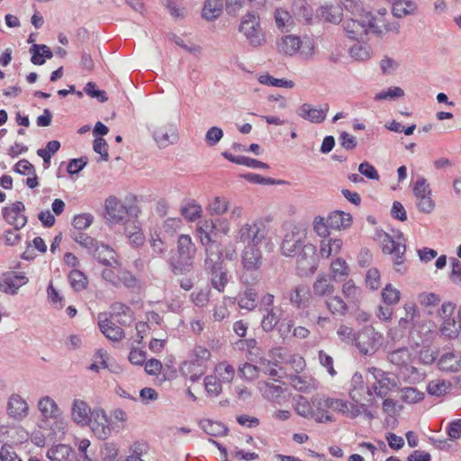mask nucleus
Listing matches in <instances>:
<instances>
[{
  "mask_svg": "<svg viewBox=\"0 0 461 461\" xmlns=\"http://www.w3.org/2000/svg\"><path fill=\"white\" fill-rule=\"evenodd\" d=\"M244 207L236 204L231 207L230 218L217 217L200 219L195 227L196 237L205 251L207 265H216L221 260H233L237 250L231 244L221 247L213 238L229 236L231 230V221H237L244 216Z\"/></svg>",
  "mask_w": 461,
  "mask_h": 461,
  "instance_id": "1",
  "label": "nucleus"
},
{
  "mask_svg": "<svg viewBox=\"0 0 461 461\" xmlns=\"http://www.w3.org/2000/svg\"><path fill=\"white\" fill-rule=\"evenodd\" d=\"M36 410L39 413L38 427L49 430L50 435L55 438H63L68 429L62 407L54 396L42 394L36 401Z\"/></svg>",
  "mask_w": 461,
  "mask_h": 461,
  "instance_id": "2",
  "label": "nucleus"
},
{
  "mask_svg": "<svg viewBox=\"0 0 461 461\" xmlns=\"http://www.w3.org/2000/svg\"><path fill=\"white\" fill-rule=\"evenodd\" d=\"M127 420V413L121 408L108 413L102 407H95L87 427L97 439L106 440L123 430Z\"/></svg>",
  "mask_w": 461,
  "mask_h": 461,
  "instance_id": "3",
  "label": "nucleus"
},
{
  "mask_svg": "<svg viewBox=\"0 0 461 461\" xmlns=\"http://www.w3.org/2000/svg\"><path fill=\"white\" fill-rule=\"evenodd\" d=\"M140 213V209L135 197L121 200L110 195L104 201V219L111 226L121 225L128 220L127 216L137 218Z\"/></svg>",
  "mask_w": 461,
  "mask_h": 461,
  "instance_id": "4",
  "label": "nucleus"
},
{
  "mask_svg": "<svg viewBox=\"0 0 461 461\" xmlns=\"http://www.w3.org/2000/svg\"><path fill=\"white\" fill-rule=\"evenodd\" d=\"M211 357V351L206 347L195 346L180 367L182 375L192 382L198 381L204 374Z\"/></svg>",
  "mask_w": 461,
  "mask_h": 461,
  "instance_id": "5",
  "label": "nucleus"
},
{
  "mask_svg": "<svg viewBox=\"0 0 461 461\" xmlns=\"http://www.w3.org/2000/svg\"><path fill=\"white\" fill-rule=\"evenodd\" d=\"M276 50L282 55H299L303 59H310L315 54L314 44L310 39L302 40L294 34L282 36L276 42Z\"/></svg>",
  "mask_w": 461,
  "mask_h": 461,
  "instance_id": "6",
  "label": "nucleus"
},
{
  "mask_svg": "<svg viewBox=\"0 0 461 461\" xmlns=\"http://www.w3.org/2000/svg\"><path fill=\"white\" fill-rule=\"evenodd\" d=\"M195 254L196 247L191 236L181 234L177 238L176 256L172 257L170 264L176 271L184 273L192 267Z\"/></svg>",
  "mask_w": 461,
  "mask_h": 461,
  "instance_id": "7",
  "label": "nucleus"
},
{
  "mask_svg": "<svg viewBox=\"0 0 461 461\" xmlns=\"http://www.w3.org/2000/svg\"><path fill=\"white\" fill-rule=\"evenodd\" d=\"M239 32L252 48H261L267 42V34L261 26L259 16L253 13L242 16Z\"/></svg>",
  "mask_w": 461,
  "mask_h": 461,
  "instance_id": "8",
  "label": "nucleus"
},
{
  "mask_svg": "<svg viewBox=\"0 0 461 461\" xmlns=\"http://www.w3.org/2000/svg\"><path fill=\"white\" fill-rule=\"evenodd\" d=\"M267 237V230L259 220L247 221L234 230V240L244 246L260 245Z\"/></svg>",
  "mask_w": 461,
  "mask_h": 461,
  "instance_id": "9",
  "label": "nucleus"
},
{
  "mask_svg": "<svg viewBox=\"0 0 461 461\" xmlns=\"http://www.w3.org/2000/svg\"><path fill=\"white\" fill-rule=\"evenodd\" d=\"M456 304L452 302H444L438 312L440 319L438 334L447 340H455L461 335V323L454 317Z\"/></svg>",
  "mask_w": 461,
  "mask_h": 461,
  "instance_id": "10",
  "label": "nucleus"
},
{
  "mask_svg": "<svg viewBox=\"0 0 461 461\" xmlns=\"http://www.w3.org/2000/svg\"><path fill=\"white\" fill-rule=\"evenodd\" d=\"M383 334L372 325H366L357 330L355 348L362 356H373L382 347Z\"/></svg>",
  "mask_w": 461,
  "mask_h": 461,
  "instance_id": "11",
  "label": "nucleus"
},
{
  "mask_svg": "<svg viewBox=\"0 0 461 461\" xmlns=\"http://www.w3.org/2000/svg\"><path fill=\"white\" fill-rule=\"evenodd\" d=\"M100 252H106L108 258L98 255L97 260L104 266L102 270L101 276L103 279L113 286H120V276L123 268L118 260L117 254L111 247H101Z\"/></svg>",
  "mask_w": 461,
  "mask_h": 461,
  "instance_id": "12",
  "label": "nucleus"
},
{
  "mask_svg": "<svg viewBox=\"0 0 461 461\" xmlns=\"http://www.w3.org/2000/svg\"><path fill=\"white\" fill-rule=\"evenodd\" d=\"M385 10L379 11L377 14L374 15L370 12H363V17L367 23L368 32H373L377 35H384L386 33L397 34L400 31V23L394 20L389 21L385 16Z\"/></svg>",
  "mask_w": 461,
  "mask_h": 461,
  "instance_id": "13",
  "label": "nucleus"
},
{
  "mask_svg": "<svg viewBox=\"0 0 461 461\" xmlns=\"http://www.w3.org/2000/svg\"><path fill=\"white\" fill-rule=\"evenodd\" d=\"M412 192L418 210L423 213H430L436 207L432 190L424 176H419L413 183Z\"/></svg>",
  "mask_w": 461,
  "mask_h": 461,
  "instance_id": "14",
  "label": "nucleus"
},
{
  "mask_svg": "<svg viewBox=\"0 0 461 461\" xmlns=\"http://www.w3.org/2000/svg\"><path fill=\"white\" fill-rule=\"evenodd\" d=\"M5 412L11 420L22 422L29 417L31 407L27 399L21 393H12L6 401Z\"/></svg>",
  "mask_w": 461,
  "mask_h": 461,
  "instance_id": "15",
  "label": "nucleus"
},
{
  "mask_svg": "<svg viewBox=\"0 0 461 461\" xmlns=\"http://www.w3.org/2000/svg\"><path fill=\"white\" fill-rule=\"evenodd\" d=\"M382 249L384 253L389 254L393 257L397 272H402L403 254L405 252V246L400 241L395 240L392 236L385 232L378 234Z\"/></svg>",
  "mask_w": 461,
  "mask_h": 461,
  "instance_id": "16",
  "label": "nucleus"
},
{
  "mask_svg": "<svg viewBox=\"0 0 461 461\" xmlns=\"http://www.w3.org/2000/svg\"><path fill=\"white\" fill-rule=\"evenodd\" d=\"M94 408L80 397L72 399L69 407V415L72 422L79 427H87L93 417Z\"/></svg>",
  "mask_w": 461,
  "mask_h": 461,
  "instance_id": "17",
  "label": "nucleus"
},
{
  "mask_svg": "<svg viewBox=\"0 0 461 461\" xmlns=\"http://www.w3.org/2000/svg\"><path fill=\"white\" fill-rule=\"evenodd\" d=\"M297 269L301 275H312L318 267L315 247L311 244L303 246L296 258Z\"/></svg>",
  "mask_w": 461,
  "mask_h": 461,
  "instance_id": "18",
  "label": "nucleus"
},
{
  "mask_svg": "<svg viewBox=\"0 0 461 461\" xmlns=\"http://www.w3.org/2000/svg\"><path fill=\"white\" fill-rule=\"evenodd\" d=\"M368 373L375 380L373 390L380 397L385 396L391 390L396 386V381L389 373L377 367H370Z\"/></svg>",
  "mask_w": 461,
  "mask_h": 461,
  "instance_id": "19",
  "label": "nucleus"
},
{
  "mask_svg": "<svg viewBox=\"0 0 461 461\" xmlns=\"http://www.w3.org/2000/svg\"><path fill=\"white\" fill-rule=\"evenodd\" d=\"M240 257L241 266L244 271L253 273L260 269L263 261L260 245L244 246Z\"/></svg>",
  "mask_w": 461,
  "mask_h": 461,
  "instance_id": "20",
  "label": "nucleus"
},
{
  "mask_svg": "<svg viewBox=\"0 0 461 461\" xmlns=\"http://www.w3.org/2000/svg\"><path fill=\"white\" fill-rule=\"evenodd\" d=\"M331 398L320 396L312 398V419L318 423L333 422V415L330 411L332 410Z\"/></svg>",
  "mask_w": 461,
  "mask_h": 461,
  "instance_id": "21",
  "label": "nucleus"
},
{
  "mask_svg": "<svg viewBox=\"0 0 461 461\" xmlns=\"http://www.w3.org/2000/svg\"><path fill=\"white\" fill-rule=\"evenodd\" d=\"M330 107L327 104L313 105L309 103L303 104L298 110V115L312 123H321L325 121Z\"/></svg>",
  "mask_w": 461,
  "mask_h": 461,
  "instance_id": "22",
  "label": "nucleus"
},
{
  "mask_svg": "<svg viewBox=\"0 0 461 461\" xmlns=\"http://www.w3.org/2000/svg\"><path fill=\"white\" fill-rule=\"evenodd\" d=\"M29 283V278L24 273L12 272L3 276L0 281L2 291L6 294L15 295L21 287Z\"/></svg>",
  "mask_w": 461,
  "mask_h": 461,
  "instance_id": "23",
  "label": "nucleus"
},
{
  "mask_svg": "<svg viewBox=\"0 0 461 461\" xmlns=\"http://www.w3.org/2000/svg\"><path fill=\"white\" fill-rule=\"evenodd\" d=\"M258 389L260 392L263 398L270 402L276 404H283L287 400V398L285 395V389L278 384L267 381H262L258 382Z\"/></svg>",
  "mask_w": 461,
  "mask_h": 461,
  "instance_id": "24",
  "label": "nucleus"
},
{
  "mask_svg": "<svg viewBox=\"0 0 461 461\" xmlns=\"http://www.w3.org/2000/svg\"><path fill=\"white\" fill-rule=\"evenodd\" d=\"M25 206L22 202H15L11 206L3 210V217L6 222L15 229H22L27 223L24 215Z\"/></svg>",
  "mask_w": 461,
  "mask_h": 461,
  "instance_id": "25",
  "label": "nucleus"
},
{
  "mask_svg": "<svg viewBox=\"0 0 461 461\" xmlns=\"http://www.w3.org/2000/svg\"><path fill=\"white\" fill-rule=\"evenodd\" d=\"M342 26L347 37L351 40L357 41L368 33L367 23L363 17V13L359 19H345Z\"/></svg>",
  "mask_w": 461,
  "mask_h": 461,
  "instance_id": "26",
  "label": "nucleus"
},
{
  "mask_svg": "<svg viewBox=\"0 0 461 461\" xmlns=\"http://www.w3.org/2000/svg\"><path fill=\"white\" fill-rule=\"evenodd\" d=\"M438 369L445 373H456L461 370V353L448 350L440 355L437 361Z\"/></svg>",
  "mask_w": 461,
  "mask_h": 461,
  "instance_id": "27",
  "label": "nucleus"
},
{
  "mask_svg": "<svg viewBox=\"0 0 461 461\" xmlns=\"http://www.w3.org/2000/svg\"><path fill=\"white\" fill-rule=\"evenodd\" d=\"M303 234L298 231L287 233L281 245V252L285 257L294 256L300 248H303Z\"/></svg>",
  "mask_w": 461,
  "mask_h": 461,
  "instance_id": "28",
  "label": "nucleus"
},
{
  "mask_svg": "<svg viewBox=\"0 0 461 461\" xmlns=\"http://www.w3.org/2000/svg\"><path fill=\"white\" fill-rule=\"evenodd\" d=\"M153 139L160 148H166L177 141V131L173 127L162 126L153 132Z\"/></svg>",
  "mask_w": 461,
  "mask_h": 461,
  "instance_id": "29",
  "label": "nucleus"
},
{
  "mask_svg": "<svg viewBox=\"0 0 461 461\" xmlns=\"http://www.w3.org/2000/svg\"><path fill=\"white\" fill-rule=\"evenodd\" d=\"M310 290L303 285H296L289 294L290 303L299 309L307 308L310 305Z\"/></svg>",
  "mask_w": 461,
  "mask_h": 461,
  "instance_id": "30",
  "label": "nucleus"
},
{
  "mask_svg": "<svg viewBox=\"0 0 461 461\" xmlns=\"http://www.w3.org/2000/svg\"><path fill=\"white\" fill-rule=\"evenodd\" d=\"M343 247V240L340 238H324L319 245L321 257L329 258L340 253Z\"/></svg>",
  "mask_w": 461,
  "mask_h": 461,
  "instance_id": "31",
  "label": "nucleus"
},
{
  "mask_svg": "<svg viewBox=\"0 0 461 461\" xmlns=\"http://www.w3.org/2000/svg\"><path fill=\"white\" fill-rule=\"evenodd\" d=\"M389 361L401 368H405L407 371L416 373L417 369L410 364L411 363V356L408 349L398 348L391 352L388 356Z\"/></svg>",
  "mask_w": 461,
  "mask_h": 461,
  "instance_id": "32",
  "label": "nucleus"
},
{
  "mask_svg": "<svg viewBox=\"0 0 461 461\" xmlns=\"http://www.w3.org/2000/svg\"><path fill=\"white\" fill-rule=\"evenodd\" d=\"M349 57L357 62H366L373 56L370 44L366 41H357L348 49Z\"/></svg>",
  "mask_w": 461,
  "mask_h": 461,
  "instance_id": "33",
  "label": "nucleus"
},
{
  "mask_svg": "<svg viewBox=\"0 0 461 461\" xmlns=\"http://www.w3.org/2000/svg\"><path fill=\"white\" fill-rule=\"evenodd\" d=\"M74 451L69 445L56 444L47 451V457L50 461H72Z\"/></svg>",
  "mask_w": 461,
  "mask_h": 461,
  "instance_id": "34",
  "label": "nucleus"
},
{
  "mask_svg": "<svg viewBox=\"0 0 461 461\" xmlns=\"http://www.w3.org/2000/svg\"><path fill=\"white\" fill-rule=\"evenodd\" d=\"M230 209V202L225 196H214L206 205V211L212 216H223Z\"/></svg>",
  "mask_w": 461,
  "mask_h": 461,
  "instance_id": "35",
  "label": "nucleus"
},
{
  "mask_svg": "<svg viewBox=\"0 0 461 461\" xmlns=\"http://www.w3.org/2000/svg\"><path fill=\"white\" fill-rule=\"evenodd\" d=\"M335 290L332 279L326 274H321L317 276L312 285L314 295L326 297L331 295Z\"/></svg>",
  "mask_w": 461,
  "mask_h": 461,
  "instance_id": "36",
  "label": "nucleus"
},
{
  "mask_svg": "<svg viewBox=\"0 0 461 461\" xmlns=\"http://www.w3.org/2000/svg\"><path fill=\"white\" fill-rule=\"evenodd\" d=\"M342 9L338 5H323L317 10V17L331 23H339L342 20Z\"/></svg>",
  "mask_w": 461,
  "mask_h": 461,
  "instance_id": "37",
  "label": "nucleus"
},
{
  "mask_svg": "<svg viewBox=\"0 0 461 461\" xmlns=\"http://www.w3.org/2000/svg\"><path fill=\"white\" fill-rule=\"evenodd\" d=\"M329 223L331 230H343L348 229L352 224V216L343 211H333L329 215Z\"/></svg>",
  "mask_w": 461,
  "mask_h": 461,
  "instance_id": "38",
  "label": "nucleus"
},
{
  "mask_svg": "<svg viewBox=\"0 0 461 461\" xmlns=\"http://www.w3.org/2000/svg\"><path fill=\"white\" fill-rule=\"evenodd\" d=\"M392 4V11L395 17L402 18L414 14L417 11V5L411 0H387Z\"/></svg>",
  "mask_w": 461,
  "mask_h": 461,
  "instance_id": "39",
  "label": "nucleus"
},
{
  "mask_svg": "<svg viewBox=\"0 0 461 461\" xmlns=\"http://www.w3.org/2000/svg\"><path fill=\"white\" fill-rule=\"evenodd\" d=\"M330 276L334 281H341L346 279L350 272V268L347 261L342 258H336L330 262Z\"/></svg>",
  "mask_w": 461,
  "mask_h": 461,
  "instance_id": "40",
  "label": "nucleus"
},
{
  "mask_svg": "<svg viewBox=\"0 0 461 461\" xmlns=\"http://www.w3.org/2000/svg\"><path fill=\"white\" fill-rule=\"evenodd\" d=\"M341 293L348 304H358L362 300V289L352 279L347 280L342 285Z\"/></svg>",
  "mask_w": 461,
  "mask_h": 461,
  "instance_id": "41",
  "label": "nucleus"
},
{
  "mask_svg": "<svg viewBox=\"0 0 461 461\" xmlns=\"http://www.w3.org/2000/svg\"><path fill=\"white\" fill-rule=\"evenodd\" d=\"M404 316L399 321V327L402 329L410 328L418 321L420 311L414 303H406L403 304Z\"/></svg>",
  "mask_w": 461,
  "mask_h": 461,
  "instance_id": "42",
  "label": "nucleus"
},
{
  "mask_svg": "<svg viewBox=\"0 0 461 461\" xmlns=\"http://www.w3.org/2000/svg\"><path fill=\"white\" fill-rule=\"evenodd\" d=\"M212 375L215 376L222 384H230L235 376V369L226 361L220 362L215 366Z\"/></svg>",
  "mask_w": 461,
  "mask_h": 461,
  "instance_id": "43",
  "label": "nucleus"
},
{
  "mask_svg": "<svg viewBox=\"0 0 461 461\" xmlns=\"http://www.w3.org/2000/svg\"><path fill=\"white\" fill-rule=\"evenodd\" d=\"M452 384L448 380L436 378L430 380L427 384V392L435 397H443L449 393Z\"/></svg>",
  "mask_w": 461,
  "mask_h": 461,
  "instance_id": "44",
  "label": "nucleus"
},
{
  "mask_svg": "<svg viewBox=\"0 0 461 461\" xmlns=\"http://www.w3.org/2000/svg\"><path fill=\"white\" fill-rule=\"evenodd\" d=\"M30 53L32 63L38 66L43 65L47 59L53 57L50 49L44 44H33L30 49Z\"/></svg>",
  "mask_w": 461,
  "mask_h": 461,
  "instance_id": "45",
  "label": "nucleus"
},
{
  "mask_svg": "<svg viewBox=\"0 0 461 461\" xmlns=\"http://www.w3.org/2000/svg\"><path fill=\"white\" fill-rule=\"evenodd\" d=\"M180 212L185 219L194 222L201 218L203 208L195 200H188L181 206Z\"/></svg>",
  "mask_w": 461,
  "mask_h": 461,
  "instance_id": "46",
  "label": "nucleus"
},
{
  "mask_svg": "<svg viewBox=\"0 0 461 461\" xmlns=\"http://www.w3.org/2000/svg\"><path fill=\"white\" fill-rule=\"evenodd\" d=\"M199 427L208 435L212 437L223 436L227 433V427L217 420L203 419L199 421Z\"/></svg>",
  "mask_w": 461,
  "mask_h": 461,
  "instance_id": "47",
  "label": "nucleus"
},
{
  "mask_svg": "<svg viewBox=\"0 0 461 461\" xmlns=\"http://www.w3.org/2000/svg\"><path fill=\"white\" fill-rule=\"evenodd\" d=\"M99 327L103 334L112 341H120L124 337L122 329L107 319L100 320Z\"/></svg>",
  "mask_w": 461,
  "mask_h": 461,
  "instance_id": "48",
  "label": "nucleus"
},
{
  "mask_svg": "<svg viewBox=\"0 0 461 461\" xmlns=\"http://www.w3.org/2000/svg\"><path fill=\"white\" fill-rule=\"evenodd\" d=\"M222 8L221 0H205L202 9V17L206 21H213L221 16Z\"/></svg>",
  "mask_w": 461,
  "mask_h": 461,
  "instance_id": "49",
  "label": "nucleus"
},
{
  "mask_svg": "<svg viewBox=\"0 0 461 461\" xmlns=\"http://www.w3.org/2000/svg\"><path fill=\"white\" fill-rule=\"evenodd\" d=\"M400 400L409 405L417 404L424 400L425 394L414 387H402L399 390Z\"/></svg>",
  "mask_w": 461,
  "mask_h": 461,
  "instance_id": "50",
  "label": "nucleus"
},
{
  "mask_svg": "<svg viewBox=\"0 0 461 461\" xmlns=\"http://www.w3.org/2000/svg\"><path fill=\"white\" fill-rule=\"evenodd\" d=\"M325 305L328 311L333 315L344 316L348 312V303L339 295L327 298Z\"/></svg>",
  "mask_w": 461,
  "mask_h": 461,
  "instance_id": "51",
  "label": "nucleus"
},
{
  "mask_svg": "<svg viewBox=\"0 0 461 461\" xmlns=\"http://www.w3.org/2000/svg\"><path fill=\"white\" fill-rule=\"evenodd\" d=\"M292 404L294 411L299 416L305 419H312V401L310 402L305 397L297 395L293 398Z\"/></svg>",
  "mask_w": 461,
  "mask_h": 461,
  "instance_id": "52",
  "label": "nucleus"
},
{
  "mask_svg": "<svg viewBox=\"0 0 461 461\" xmlns=\"http://www.w3.org/2000/svg\"><path fill=\"white\" fill-rule=\"evenodd\" d=\"M382 408L383 411L388 415L384 420L385 424L394 427L397 424L395 416L401 411L402 407L393 399L386 398L383 402Z\"/></svg>",
  "mask_w": 461,
  "mask_h": 461,
  "instance_id": "53",
  "label": "nucleus"
},
{
  "mask_svg": "<svg viewBox=\"0 0 461 461\" xmlns=\"http://www.w3.org/2000/svg\"><path fill=\"white\" fill-rule=\"evenodd\" d=\"M292 386L300 392H310L317 388V382L310 375H294L291 378Z\"/></svg>",
  "mask_w": 461,
  "mask_h": 461,
  "instance_id": "54",
  "label": "nucleus"
},
{
  "mask_svg": "<svg viewBox=\"0 0 461 461\" xmlns=\"http://www.w3.org/2000/svg\"><path fill=\"white\" fill-rule=\"evenodd\" d=\"M113 313L119 316L120 323L122 325H131L134 321V314L131 308L126 304L117 302L112 304Z\"/></svg>",
  "mask_w": 461,
  "mask_h": 461,
  "instance_id": "55",
  "label": "nucleus"
},
{
  "mask_svg": "<svg viewBox=\"0 0 461 461\" xmlns=\"http://www.w3.org/2000/svg\"><path fill=\"white\" fill-rule=\"evenodd\" d=\"M336 334L341 343L355 347L357 331L353 327L341 323L337 328Z\"/></svg>",
  "mask_w": 461,
  "mask_h": 461,
  "instance_id": "56",
  "label": "nucleus"
},
{
  "mask_svg": "<svg viewBox=\"0 0 461 461\" xmlns=\"http://www.w3.org/2000/svg\"><path fill=\"white\" fill-rule=\"evenodd\" d=\"M222 261L223 260H221L220 263H218L216 265H211V264L207 265L205 263L207 267L212 268V285L213 288H215L219 292H223L224 288L228 283L227 273L225 271H223L221 267L216 268V267L221 265V263Z\"/></svg>",
  "mask_w": 461,
  "mask_h": 461,
  "instance_id": "57",
  "label": "nucleus"
},
{
  "mask_svg": "<svg viewBox=\"0 0 461 461\" xmlns=\"http://www.w3.org/2000/svg\"><path fill=\"white\" fill-rule=\"evenodd\" d=\"M274 17L276 27L282 32H288L293 28L294 19L287 10L277 8L275 11Z\"/></svg>",
  "mask_w": 461,
  "mask_h": 461,
  "instance_id": "58",
  "label": "nucleus"
},
{
  "mask_svg": "<svg viewBox=\"0 0 461 461\" xmlns=\"http://www.w3.org/2000/svg\"><path fill=\"white\" fill-rule=\"evenodd\" d=\"M365 390L370 393V389L365 385L363 375L360 373H355L351 378V388L349 390L350 399H360Z\"/></svg>",
  "mask_w": 461,
  "mask_h": 461,
  "instance_id": "59",
  "label": "nucleus"
},
{
  "mask_svg": "<svg viewBox=\"0 0 461 461\" xmlns=\"http://www.w3.org/2000/svg\"><path fill=\"white\" fill-rule=\"evenodd\" d=\"M381 298L387 306L396 305L401 300V292L392 284H387L382 290Z\"/></svg>",
  "mask_w": 461,
  "mask_h": 461,
  "instance_id": "60",
  "label": "nucleus"
},
{
  "mask_svg": "<svg viewBox=\"0 0 461 461\" xmlns=\"http://www.w3.org/2000/svg\"><path fill=\"white\" fill-rule=\"evenodd\" d=\"M258 303V294L252 288H248L239 298V305L241 309L251 311Z\"/></svg>",
  "mask_w": 461,
  "mask_h": 461,
  "instance_id": "61",
  "label": "nucleus"
},
{
  "mask_svg": "<svg viewBox=\"0 0 461 461\" xmlns=\"http://www.w3.org/2000/svg\"><path fill=\"white\" fill-rule=\"evenodd\" d=\"M260 373L269 375L273 378L281 377V369L276 362H272L267 358H260L258 361Z\"/></svg>",
  "mask_w": 461,
  "mask_h": 461,
  "instance_id": "62",
  "label": "nucleus"
},
{
  "mask_svg": "<svg viewBox=\"0 0 461 461\" xmlns=\"http://www.w3.org/2000/svg\"><path fill=\"white\" fill-rule=\"evenodd\" d=\"M59 148L60 143L58 140H50L47 143L45 149H39L37 150V155L43 159L46 168L50 163L52 155L55 154Z\"/></svg>",
  "mask_w": 461,
  "mask_h": 461,
  "instance_id": "63",
  "label": "nucleus"
},
{
  "mask_svg": "<svg viewBox=\"0 0 461 461\" xmlns=\"http://www.w3.org/2000/svg\"><path fill=\"white\" fill-rule=\"evenodd\" d=\"M70 285L75 291H82L86 287L87 278L85 274L77 269H73L68 275Z\"/></svg>",
  "mask_w": 461,
  "mask_h": 461,
  "instance_id": "64",
  "label": "nucleus"
}]
</instances>
